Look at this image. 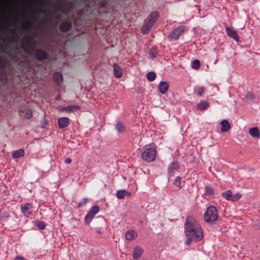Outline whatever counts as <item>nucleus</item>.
Wrapping results in <instances>:
<instances>
[{
    "instance_id": "6",
    "label": "nucleus",
    "mask_w": 260,
    "mask_h": 260,
    "mask_svg": "<svg viewBox=\"0 0 260 260\" xmlns=\"http://www.w3.org/2000/svg\"><path fill=\"white\" fill-rule=\"evenodd\" d=\"M21 210L23 214L26 216H28L31 213L32 206L31 204L27 203L21 206Z\"/></svg>"
},
{
    "instance_id": "2",
    "label": "nucleus",
    "mask_w": 260,
    "mask_h": 260,
    "mask_svg": "<svg viewBox=\"0 0 260 260\" xmlns=\"http://www.w3.org/2000/svg\"><path fill=\"white\" fill-rule=\"evenodd\" d=\"M155 157V148L150 145L146 146L142 153V159L145 161L150 162L154 160Z\"/></svg>"
},
{
    "instance_id": "11",
    "label": "nucleus",
    "mask_w": 260,
    "mask_h": 260,
    "mask_svg": "<svg viewBox=\"0 0 260 260\" xmlns=\"http://www.w3.org/2000/svg\"><path fill=\"white\" fill-rule=\"evenodd\" d=\"M35 55L37 59L39 60L45 59L47 57L46 52L44 50L41 49L37 50L35 52Z\"/></svg>"
},
{
    "instance_id": "1",
    "label": "nucleus",
    "mask_w": 260,
    "mask_h": 260,
    "mask_svg": "<svg viewBox=\"0 0 260 260\" xmlns=\"http://www.w3.org/2000/svg\"><path fill=\"white\" fill-rule=\"evenodd\" d=\"M184 231L188 239L200 241L203 238V233L201 226L191 217H187L184 225Z\"/></svg>"
},
{
    "instance_id": "4",
    "label": "nucleus",
    "mask_w": 260,
    "mask_h": 260,
    "mask_svg": "<svg viewBox=\"0 0 260 260\" xmlns=\"http://www.w3.org/2000/svg\"><path fill=\"white\" fill-rule=\"evenodd\" d=\"M222 196L226 200L235 202L238 200L241 197V194L239 192L233 194L231 190H228L222 193Z\"/></svg>"
},
{
    "instance_id": "3",
    "label": "nucleus",
    "mask_w": 260,
    "mask_h": 260,
    "mask_svg": "<svg viewBox=\"0 0 260 260\" xmlns=\"http://www.w3.org/2000/svg\"><path fill=\"white\" fill-rule=\"evenodd\" d=\"M218 214L216 208L213 206H209L204 214L205 221L211 223L217 219Z\"/></svg>"
},
{
    "instance_id": "28",
    "label": "nucleus",
    "mask_w": 260,
    "mask_h": 260,
    "mask_svg": "<svg viewBox=\"0 0 260 260\" xmlns=\"http://www.w3.org/2000/svg\"><path fill=\"white\" fill-rule=\"evenodd\" d=\"M200 67V61L198 59L194 60L191 63V67L194 69H198Z\"/></svg>"
},
{
    "instance_id": "27",
    "label": "nucleus",
    "mask_w": 260,
    "mask_h": 260,
    "mask_svg": "<svg viewBox=\"0 0 260 260\" xmlns=\"http://www.w3.org/2000/svg\"><path fill=\"white\" fill-rule=\"evenodd\" d=\"M147 79L150 81H152L154 80L156 77V75L153 72H149L147 74Z\"/></svg>"
},
{
    "instance_id": "42",
    "label": "nucleus",
    "mask_w": 260,
    "mask_h": 260,
    "mask_svg": "<svg viewBox=\"0 0 260 260\" xmlns=\"http://www.w3.org/2000/svg\"><path fill=\"white\" fill-rule=\"evenodd\" d=\"M66 125H67V123L69 122V119H68V118H66Z\"/></svg>"
},
{
    "instance_id": "16",
    "label": "nucleus",
    "mask_w": 260,
    "mask_h": 260,
    "mask_svg": "<svg viewBox=\"0 0 260 260\" xmlns=\"http://www.w3.org/2000/svg\"><path fill=\"white\" fill-rule=\"evenodd\" d=\"M20 112L23 114V115L20 114V115L24 118L29 119L32 117V112L30 109H25L24 110L20 111Z\"/></svg>"
},
{
    "instance_id": "34",
    "label": "nucleus",
    "mask_w": 260,
    "mask_h": 260,
    "mask_svg": "<svg viewBox=\"0 0 260 260\" xmlns=\"http://www.w3.org/2000/svg\"><path fill=\"white\" fill-rule=\"evenodd\" d=\"M66 31H67L68 29H69L71 27V24L70 22L66 21Z\"/></svg>"
},
{
    "instance_id": "41",
    "label": "nucleus",
    "mask_w": 260,
    "mask_h": 260,
    "mask_svg": "<svg viewBox=\"0 0 260 260\" xmlns=\"http://www.w3.org/2000/svg\"><path fill=\"white\" fill-rule=\"evenodd\" d=\"M6 23L10 24V20H9V19H7L6 20Z\"/></svg>"
},
{
    "instance_id": "38",
    "label": "nucleus",
    "mask_w": 260,
    "mask_h": 260,
    "mask_svg": "<svg viewBox=\"0 0 260 260\" xmlns=\"http://www.w3.org/2000/svg\"><path fill=\"white\" fill-rule=\"evenodd\" d=\"M150 54L151 55L152 57H156V54L155 53L153 52L152 51H150Z\"/></svg>"
},
{
    "instance_id": "7",
    "label": "nucleus",
    "mask_w": 260,
    "mask_h": 260,
    "mask_svg": "<svg viewBox=\"0 0 260 260\" xmlns=\"http://www.w3.org/2000/svg\"><path fill=\"white\" fill-rule=\"evenodd\" d=\"M184 28L183 26H179L177 27L171 33L170 37L172 39H177L179 37L180 35L182 34V32L184 31Z\"/></svg>"
},
{
    "instance_id": "39",
    "label": "nucleus",
    "mask_w": 260,
    "mask_h": 260,
    "mask_svg": "<svg viewBox=\"0 0 260 260\" xmlns=\"http://www.w3.org/2000/svg\"><path fill=\"white\" fill-rule=\"evenodd\" d=\"M72 160L71 158H67L66 159V162L68 163H70L71 162Z\"/></svg>"
},
{
    "instance_id": "5",
    "label": "nucleus",
    "mask_w": 260,
    "mask_h": 260,
    "mask_svg": "<svg viewBox=\"0 0 260 260\" xmlns=\"http://www.w3.org/2000/svg\"><path fill=\"white\" fill-rule=\"evenodd\" d=\"M100 210L98 206L95 205L91 207L89 210L85 217V222L86 224H89L92 219L94 217L96 214H97Z\"/></svg>"
},
{
    "instance_id": "20",
    "label": "nucleus",
    "mask_w": 260,
    "mask_h": 260,
    "mask_svg": "<svg viewBox=\"0 0 260 260\" xmlns=\"http://www.w3.org/2000/svg\"><path fill=\"white\" fill-rule=\"evenodd\" d=\"M24 154V150L22 149H20L14 151L12 153V156L14 158H19L22 157Z\"/></svg>"
},
{
    "instance_id": "21",
    "label": "nucleus",
    "mask_w": 260,
    "mask_h": 260,
    "mask_svg": "<svg viewBox=\"0 0 260 260\" xmlns=\"http://www.w3.org/2000/svg\"><path fill=\"white\" fill-rule=\"evenodd\" d=\"M53 80L56 83L59 84L62 80V75L58 72L54 73L53 75Z\"/></svg>"
},
{
    "instance_id": "15",
    "label": "nucleus",
    "mask_w": 260,
    "mask_h": 260,
    "mask_svg": "<svg viewBox=\"0 0 260 260\" xmlns=\"http://www.w3.org/2000/svg\"><path fill=\"white\" fill-rule=\"evenodd\" d=\"M220 124L221 126L220 129L222 132H226L231 128L230 123L227 120H222L220 122Z\"/></svg>"
},
{
    "instance_id": "32",
    "label": "nucleus",
    "mask_w": 260,
    "mask_h": 260,
    "mask_svg": "<svg viewBox=\"0 0 260 260\" xmlns=\"http://www.w3.org/2000/svg\"><path fill=\"white\" fill-rule=\"evenodd\" d=\"M205 91V88L204 87H202L200 88V90L198 92V95L199 96H202L203 94V93Z\"/></svg>"
},
{
    "instance_id": "22",
    "label": "nucleus",
    "mask_w": 260,
    "mask_h": 260,
    "mask_svg": "<svg viewBox=\"0 0 260 260\" xmlns=\"http://www.w3.org/2000/svg\"><path fill=\"white\" fill-rule=\"evenodd\" d=\"M151 23L145 22L144 24L142 26L141 30L143 34L147 33L151 28Z\"/></svg>"
},
{
    "instance_id": "30",
    "label": "nucleus",
    "mask_w": 260,
    "mask_h": 260,
    "mask_svg": "<svg viewBox=\"0 0 260 260\" xmlns=\"http://www.w3.org/2000/svg\"><path fill=\"white\" fill-rule=\"evenodd\" d=\"M174 185L178 188H180L181 186V179L179 177H177L176 178L174 183Z\"/></svg>"
},
{
    "instance_id": "40",
    "label": "nucleus",
    "mask_w": 260,
    "mask_h": 260,
    "mask_svg": "<svg viewBox=\"0 0 260 260\" xmlns=\"http://www.w3.org/2000/svg\"><path fill=\"white\" fill-rule=\"evenodd\" d=\"M29 25V22H26L25 24V25H24V27L26 26H28Z\"/></svg>"
},
{
    "instance_id": "43",
    "label": "nucleus",
    "mask_w": 260,
    "mask_h": 260,
    "mask_svg": "<svg viewBox=\"0 0 260 260\" xmlns=\"http://www.w3.org/2000/svg\"><path fill=\"white\" fill-rule=\"evenodd\" d=\"M22 47H23V48H25L24 44H23V45H22Z\"/></svg>"
},
{
    "instance_id": "14",
    "label": "nucleus",
    "mask_w": 260,
    "mask_h": 260,
    "mask_svg": "<svg viewBox=\"0 0 260 260\" xmlns=\"http://www.w3.org/2000/svg\"><path fill=\"white\" fill-rule=\"evenodd\" d=\"M226 30L228 35L230 37L233 38L236 41L239 40L238 35L235 30H234V29H233L232 28L228 27V26L226 27Z\"/></svg>"
},
{
    "instance_id": "36",
    "label": "nucleus",
    "mask_w": 260,
    "mask_h": 260,
    "mask_svg": "<svg viewBox=\"0 0 260 260\" xmlns=\"http://www.w3.org/2000/svg\"><path fill=\"white\" fill-rule=\"evenodd\" d=\"M192 240H193V239H188V240H187V241L185 242V245H189L190 244L191 241H192Z\"/></svg>"
},
{
    "instance_id": "18",
    "label": "nucleus",
    "mask_w": 260,
    "mask_h": 260,
    "mask_svg": "<svg viewBox=\"0 0 260 260\" xmlns=\"http://www.w3.org/2000/svg\"><path fill=\"white\" fill-rule=\"evenodd\" d=\"M209 107V102L205 101H201L197 105V108L202 111L207 109Z\"/></svg>"
},
{
    "instance_id": "37",
    "label": "nucleus",
    "mask_w": 260,
    "mask_h": 260,
    "mask_svg": "<svg viewBox=\"0 0 260 260\" xmlns=\"http://www.w3.org/2000/svg\"><path fill=\"white\" fill-rule=\"evenodd\" d=\"M60 28L63 31L64 30V29H65V23L64 22H62L61 24Z\"/></svg>"
},
{
    "instance_id": "12",
    "label": "nucleus",
    "mask_w": 260,
    "mask_h": 260,
    "mask_svg": "<svg viewBox=\"0 0 260 260\" xmlns=\"http://www.w3.org/2000/svg\"><path fill=\"white\" fill-rule=\"evenodd\" d=\"M169 85L165 81H161L158 86L159 92L162 94H165L168 90Z\"/></svg>"
},
{
    "instance_id": "25",
    "label": "nucleus",
    "mask_w": 260,
    "mask_h": 260,
    "mask_svg": "<svg viewBox=\"0 0 260 260\" xmlns=\"http://www.w3.org/2000/svg\"><path fill=\"white\" fill-rule=\"evenodd\" d=\"M115 127L118 132L121 133L124 131V127L122 123L120 122L116 123Z\"/></svg>"
},
{
    "instance_id": "13",
    "label": "nucleus",
    "mask_w": 260,
    "mask_h": 260,
    "mask_svg": "<svg viewBox=\"0 0 260 260\" xmlns=\"http://www.w3.org/2000/svg\"><path fill=\"white\" fill-rule=\"evenodd\" d=\"M249 135L253 138L258 139L260 138V132L257 127L249 128Z\"/></svg>"
},
{
    "instance_id": "9",
    "label": "nucleus",
    "mask_w": 260,
    "mask_h": 260,
    "mask_svg": "<svg viewBox=\"0 0 260 260\" xmlns=\"http://www.w3.org/2000/svg\"><path fill=\"white\" fill-rule=\"evenodd\" d=\"M158 17V13L156 12L152 13L146 20V22L149 23H151L152 26L153 23L155 22L157 18Z\"/></svg>"
},
{
    "instance_id": "29",
    "label": "nucleus",
    "mask_w": 260,
    "mask_h": 260,
    "mask_svg": "<svg viewBox=\"0 0 260 260\" xmlns=\"http://www.w3.org/2000/svg\"><path fill=\"white\" fill-rule=\"evenodd\" d=\"M205 191L206 194L208 196L213 194L214 192L213 188L210 186H207L205 188Z\"/></svg>"
},
{
    "instance_id": "24",
    "label": "nucleus",
    "mask_w": 260,
    "mask_h": 260,
    "mask_svg": "<svg viewBox=\"0 0 260 260\" xmlns=\"http://www.w3.org/2000/svg\"><path fill=\"white\" fill-rule=\"evenodd\" d=\"M80 109V107L78 106H69L66 107V111L75 112Z\"/></svg>"
},
{
    "instance_id": "10",
    "label": "nucleus",
    "mask_w": 260,
    "mask_h": 260,
    "mask_svg": "<svg viewBox=\"0 0 260 260\" xmlns=\"http://www.w3.org/2000/svg\"><path fill=\"white\" fill-rule=\"evenodd\" d=\"M143 253V250L142 248L137 246L134 249L133 252V257L135 259H137L140 257Z\"/></svg>"
},
{
    "instance_id": "26",
    "label": "nucleus",
    "mask_w": 260,
    "mask_h": 260,
    "mask_svg": "<svg viewBox=\"0 0 260 260\" xmlns=\"http://www.w3.org/2000/svg\"><path fill=\"white\" fill-rule=\"evenodd\" d=\"M58 124L61 128L65 127V117L59 118L58 120Z\"/></svg>"
},
{
    "instance_id": "17",
    "label": "nucleus",
    "mask_w": 260,
    "mask_h": 260,
    "mask_svg": "<svg viewBox=\"0 0 260 260\" xmlns=\"http://www.w3.org/2000/svg\"><path fill=\"white\" fill-rule=\"evenodd\" d=\"M130 195L131 193L128 192L124 189L118 190L116 192V197L118 199H123L125 197H128Z\"/></svg>"
},
{
    "instance_id": "33",
    "label": "nucleus",
    "mask_w": 260,
    "mask_h": 260,
    "mask_svg": "<svg viewBox=\"0 0 260 260\" xmlns=\"http://www.w3.org/2000/svg\"><path fill=\"white\" fill-rule=\"evenodd\" d=\"M87 198H84V199L83 200V201H82V202H81V203H79V204H78V206H79V207H80L82 205H84V204H85L87 203Z\"/></svg>"
},
{
    "instance_id": "23",
    "label": "nucleus",
    "mask_w": 260,
    "mask_h": 260,
    "mask_svg": "<svg viewBox=\"0 0 260 260\" xmlns=\"http://www.w3.org/2000/svg\"><path fill=\"white\" fill-rule=\"evenodd\" d=\"M178 168V165L177 162H173L169 167L168 171L170 174H173L174 171L177 170Z\"/></svg>"
},
{
    "instance_id": "19",
    "label": "nucleus",
    "mask_w": 260,
    "mask_h": 260,
    "mask_svg": "<svg viewBox=\"0 0 260 260\" xmlns=\"http://www.w3.org/2000/svg\"><path fill=\"white\" fill-rule=\"evenodd\" d=\"M114 73L116 77L120 78L122 76L121 69L117 64H113Z\"/></svg>"
},
{
    "instance_id": "35",
    "label": "nucleus",
    "mask_w": 260,
    "mask_h": 260,
    "mask_svg": "<svg viewBox=\"0 0 260 260\" xmlns=\"http://www.w3.org/2000/svg\"><path fill=\"white\" fill-rule=\"evenodd\" d=\"M29 44H30L29 45V48L28 50H26L27 52H29L30 51L34 49L33 45L31 43H29Z\"/></svg>"
},
{
    "instance_id": "8",
    "label": "nucleus",
    "mask_w": 260,
    "mask_h": 260,
    "mask_svg": "<svg viewBox=\"0 0 260 260\" xmlns=\"http://www.w3.org/2000/svg\"><path fill=\"white\" fill-rule=\"evenodd\" d=\"M124 236L127 241H132L137 237L138 234L135 230H129L125 232Z\"/></svg>"
},
{
    "instance_id": "31",
    "label": "nucleus",
    "mask_w": 260,
    "mask_h": 260,
    "mask_svg": "<svg viewBox=\"0 0 260 260\" xmlns=\"http://www.w3.org/2000/svg\"><path fill=\"white\" fill-rule=\"evenodd\" d=\"M37 226L40 229L43 230L45 228L46 224L43 222H38Z\"/></svg>"
}]
</instances>
